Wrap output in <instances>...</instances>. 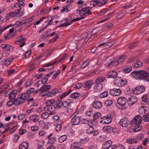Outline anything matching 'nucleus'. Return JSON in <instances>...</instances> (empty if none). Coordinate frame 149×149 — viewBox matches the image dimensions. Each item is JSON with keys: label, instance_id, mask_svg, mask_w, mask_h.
<instances>
[{"label": "nucleus", "instance_id": "obj_1", "mask_svg": "<svg viewBox=\"0 0 149 149\" xmlns=\"http://www.w3.org/2000/svg\"><path fill=\"white\" fill-rule=\"evenodd\" d=\"M142 121V118L140 116L138 115L134 117L133 123L135 126L134 128L135 132H139L142 129V126L140 125Z\"/></svg>", "mask_w": 149, "mask_h": 149}, {"label": "nucleus", "instance_id": "obj_2", "mask_svg": "<svg viewBox=\"0 0 149 149\" xmlns=\"http://www.w3.org/2000/svg\"><path fill=\"white\" fill-rule=\"evenodd\" d=\"M55 103L54 100H51L46 102V106L45 107L44 110L46 111H50V114H53L52 112L55 111L56 109L55 106L54 105Z\"/></svg>", "mask_w": 149, "mask_h": 149}, {"label": "nucleus", "instance_id": "obj_3", "mask_svg": "<svg viewBox=\"0 0 149 149\" xmlns=\"http://www.w3.org/2000/svg\"><path fill=\"white\" fill-rule=\"evenodd\" d=\"M128 102L127 98L124 97H120L118 100V104L121 105L120 109L122 110H125L127 109V106L126 104Z\"/></svg>", "mask_w": 149, "mask_h": 149}, {"label": "nucleus", "instance_id": "obj_4", "mask_svg": "<svg viewBox=\"0 0 149 149\" xmlns=\"http://www.w3.org/2000/svg\"><path fill=\"white\" fill-rule=\"evenodd\" d=\"M77 113L75 112L74 114L71 116L72 118V123L75 125H78L80 122L81 117L77 114Z\"/></svg>", "mask_w": 149, "mask_h": 149}, {"label": "nucleus", "instance_id": "obj_5", "mask_svg": "<svg viewBox=\"0 0 149 149\" xmlns=\"http://www.w3.org/2000/svg\"><path fill=\"white\" fill-rule=\"evenodd\" d=\"M140 72L139 79L149 81V73L143 70Z\"/></svg>", "mask_w": 149, "mask_h": 149}, {"label": "nucleus", "instance_id": "obj_6", "mask_svg": "<svg viewBox=\"0 0 149 149\" xmlns=\"http://www.w3.org/2000/svg\"><path fill=\"white\" fill-rule=\"evenodd\" d=\"M129 62L130 63L132 62H135V63L133 65V67L135 68L141 67L143 65V63L141 62L140 61L137 57H135L132 59H130Z\"/></svg>", "mask_w": 149, "mask_h": 149}, {"label": "nucleus", "instance_id": "obj_7", "mask_svg": "<svg viewBox=\"0 0 149 149\" xmlns=\"http://www.w3.org/2000/svg\"><path fill=\"white\" fill-rule=\"evenodd\" d=\"M26 39L24 37H23L22 36H20L19 37L17 38V41L15 43L17 45H19L22 44L19 46L20 47H22L25 44V41Z\"/></svg>", "mask_w": 149, "mask_h": 149}, {"label": "nucleus", "instance_id": "obj_8", "mask_svg": "<svg viewBox=\"0 0 149 149\" xmlns=\"http://www.w3.org/2000/svg\"><path fill=\"white\" fill-rule=\"evenodd\" d=\"M88 128L86 129V133L88 134H92L93 136H96L98 134V132L97 130L94 131V128L92 127H86Z\"/></svg>", "mask_w": 149, "mask_h": 149}, {"label": "nucleus", "instance_id": "obj_9", "mask_svg": "<svg viewBox=\"0 0 149 149\" xmlns=\"http://www.w3.org/2000/svg\"><path fill=\"white\" fill-rule=\"evenodd\" d=\"M121 93V91L119 88H113L111 90L109 91L110 94L113 96L119 95Z\"/></svg>", "mask_w": 149, "mask_h": 149}, {"label": "nucleus", "instance_id": "obj_10", "mask_svg": "<svg viewBox=\"0 0 149 149\" xmlns=\"http://www.w3.org/2000/svg\"><path fill=\"white\" fill-rule=\"evenodd\" d=\"M138 99L135 96H131L128 99V104L130 106H131L136 103Z\"/></svg>", "mask_w": 149, "mask_h": 149}, {"label": "nucleus", "instance_id": "obj_11", "mask_svg": "<svg viewBox=\"0 0 149 149\" xmlns=\"http://www.w3.org/2000/svg\"><path fill=\"white\" fill-rule=\"evenodd\" d=\"M94 86V91L95 93H97L100 92L102 89L103 85L102 84L95 83Z\"/></svg>", "mask_w": 149, "mask_h": 149}, {"label": "nucleus", "instance_id": "obj_12", "mask_svg": "<svg viewBox=\"0 0 149 149\" xmlns=\"http://www.w3.org/2000/svg\"><path fill=\"white\" fill-rule=\"evenodd\" d=\"M4 51H10L13 50L14 47L8 44H3L1 46Z\"/></svg>", "mask_w": 149, "mask_h": 149}, {"label": "nucleus", "instance_id": "obj_13", "mask_svg": "<svg viewBox=\"0 0 149 149\" xmlns=\"http://www.w3.org/2000/svg\"><path fill=\"white\" fill-rule=\"evenodd\" d=\"M103 120L100 121V122L102 123H104L107 124L110 123L112 120V118L110 116H104L103 117Z\"/></svg>", "mask_w": 149, "mask_h": 149}, {"label": "nucleus", "instance_id": "obj_14", "mask_svg": "<svg viewBox=\"0 0 149 149\" xmlns=\"http://www.w3.org/2000/svg\"><path fill=\"white\" fill-rule=\"evenodd\" d=\"M25 99L22 96H20L17 98L15 100L14 104L15 105H18L20 104H22L24 101Z\"/></svg>", "mask_w": 149, "mask_h": 149}, {"label": "nucleus", "instance_id": "obj_15", "mask_svg": "<svg viewBox=\"0 0 149 149\" xmlns=\"http://www.w3.org/2000/svg\"><path fill=\"white\" fill-rule=\"evenodd\" d=\"M93 81L91 80L86 81H85L83 85V87H84L87 90H89L91 87Z\"/></svg>", "mask_w": 149, "mask_h": 149}, {"label": "nucleus", "instance_id": "obj_16", "mask_svg": "<svg viewBox=\"0 0 149 149\" xmlns=\"http://www.w3.org/2000/svg\"><path fill=\"white\" fill-rule=\"evenodd\" d=\"M86 9V8H81V10H80L79 14L81 16H86L88 15H90L92 14L91 11L86 12L85 10Z\"/></svg>", "mask_w": 149, "mask_h": 149}, {"label": "nucleus", "instance_id": "obj_17", "mask_svg": "<svg viewBox=\"0 0 149 149\" xmlns=\"http://www.w3.org/2000/svg\"><path fill=\"white\" fill-rule=\"evenodd\" d=\"M129 122L127 121V119L123 118L120 120L119 124L120 125L124 127H126L128 125V122Z\"/></svg>", "mask_w": 149, "mask_h": 149}, {"label": "nucleus", "instance_id": "obj_18", "mask_svg": "<svg viewBox=\"0 0 149 149\" xmlns=\"http://www.w3.org/2000/svg\"><path fill=\"white\" fill-rule=\"evenodd\" d=\"M93 107L96 109H100L102 107V104L100 101H95L93 103Z\"/></svg>", "mask_w": 149, "mask_h": 149}, {"label": "nucleus", "instance_id": "obj_19", "mask_svg": "<svg viewBox=\"0 0 149 149\" xmlns=\"http://www.w3.org/2000/svg\"><path fill=\"white\" fill-rule=\"evenodd\" d=\"M149 108L146 106H143L139 109V112L141 113H146L148 112Z\"/></svg>", "mask_w": 149, "mask_h": 149}, {"label": "nucleus", "instance_id": "obj_20", "mask_svg": "<svg viewBox=\"0 0 149 149\" xmlns=\"http://www.w3.org/2000/svg\"><path fill=\"white\" fill-rule=\"evenodd\" d=\"M112 142L111 140H109L106 141L103 143L102 145V148L104 149H106L108 147L112 145Z\"/></svg>", "mask_w": 149, "mask_h": 149}, {"label": "nucleus", "instance_id": "obj_21", "mask_svg": "<svg viewBox=\"0 0 149 149\" xmlns=\"http://www.w3.org/2000/svg\"><path fill=\"white\" fill-rule=\"evenodd\" d=\"M140 70L134 71L131 73L132 76L136 79H139V78Z\"/></svg>", "mask_w": 149, "mask_h": 149}, {"label": "nucleus", "instance_id": "obj_22", "mask_svg": "<svg viewBox=\"0 0 149 149\" xmlns=\"http://www.w3.org/2000/svg\"><path fill=\"white\" fill-rule=\"evenodd\" d=\"M58 92V90L56 89H54L50 92L47 93V95L48 97H52L55 95Z\"/></svg>", "mask_w": 149, "mask_h": 149}, {"label": "nucleus", "instance_id": "obj_23", "mask_svg": "<svg viewBox=\"0 0 149 149\" xmlns=\"http://www.w3.org/2000/svg\"><path fill=\"white\" fill-rule=\"evenodd\" d=\"M108 75L110 78H116L118 74L117 72L115 70H112L109 72L108 74Z\"/></svg>", "mask_w": 149, "mask_h": 149}, {"label": "nucleus", "instance_id": "obj_24", "mask_svg": "<svg viewBox=\"0 0 149 149\" xmlns=\"http://www.w3.org/2000/svg\"><path fill=\"white\" fill-rule=\"evenodd\" d=\"M13 60V59H11L10 58L4 59L1 61L2 64L6 65H8L10 64Z\"/></svg>", "mask_w": 149, "mask_h": 149}, {"label": "nucleus", "instance_id": "obj_25", "mask_svg": "<svg viewBox=\"0 0 149 149\" xmlns=\"http://www.w3.org/2000/svg\"><path fill=\"white\" fill-rule=\"evenodd\" d=\"M29 144L26 142H22L19 146V149H28Z\"/></svg>", "mask_w": 149, "mask_h": 149}, {"label": "nucleus", "instance_id": "obj_26", "mask_svg": "<svg viewBox=\"0 0 149 149\" xmlns=\"http://www.w3.org/2000/svg\"><path fill=\"white\" fill-rule=\"evenodd\" d=\"M115 129L110 126H105L104 127L103 129V130L104 132H110L112 130V132H114V130Z\"/></svg>", "mask_w": 149, "mask_h": 149}, {"label": "nucleus", "instance_id": "obj_27", "mask_svg": "<svg viewBox=\"0 0 149 149\" xmlns=\"http://www.w3.org/2000/svg\"><path fill=\"white\" fill-rule=\"evenodd\" d=\"M53 134L51 133L48 136L49 139V141L51 144L54 143L56 141V138L54 136H52Z\"/></svg>", "mask_w": 149, "mask_h": 149}, {"label": "nucleus", "instance_id": "obj_28", "mask_svg": "<svg viewBox=\"0 0 149 149\" xmlns=\"http://www.w3.org/2000/svg\"><path fill=\"white\" fill-rule=\"evenodd\" d=\"M55 105L56 108L60 109L62 107V100H58L54 104Z\"/></svg>", "mask_w": 149, "mask_h": 149}, {"label": "nucleus", "instance_id": "obj_29", "mask_svg": "<svg viewBox=\"0 0 149 149\" xmlns=\"http://www.w3.org/2000/svg\"><path fill=\"white\" fill-rule=\"evenodd\" d=\"M51 88V86L50 85H44L41 87L39 89V91L46 92L50 89Z\"/></svg>", "mask_w": 149, "mask_h": 149}, {"label": "nucleus", "instance_id": "obj_30", "mask_svg": "<svg viewBox=\"0 0 149 149\" xmlns=\"http://www.w3.org/2000/svg\"><path fill=\"white\" fill-rule=\"evenodd\" d=\"M105 77L103 76L98 77L95 79V83L101 84L105 81Z\"/></svg>", "mask_w": 149, "mask_h": 149}, {"label": "nucleus", "instance_id": "obj_31", "mask_svg": "<svg viewBox=\"0 0 149 149\" xmlns=\"http://www.w3.org/2000/svg\"><path fill=\"white\" fill-rule=\"evenodd\" d=\"M126 58L125 55H122L120 56L119 58L115 63V65H118V64L120 63Z\"/></svg>", "mask_w": 149, "mask_h": 149}, {"label": "nucleus", "instance_id": "obj_32", "mask_svg": "<svg viewBox=\"0 0 149 149\" xmlns=\"http://www.w3.org/2000/svg\"><path fill=\"white\" fill-rule=\"evenodd\" d=\"M21 10L20 8H19L17 10H16L14 12H10L9 15H10V17H13L15 16Z\"/></svg>", "mask_w": 149, "mask_h": 149}, {"label": "nucleus", "instance_id": "obj_33", "mask_svg": "<svg viewBox=\"0 0 149 149\" xmlns=\"http://www.w3.org/2000/svg\"><path fill=\"white\" fill-rule=\"evenodd\" d=\"M135 89L138 91L139 93H142L145 90V88L144 86H138L135 88Z\"/></svg>", "mask_w": 149, "mask_h": 149}, {"label": "nucleus", "instance_id": "obj_34", "mask_svg": "<svg viewBox=\"0 0 149 149\" xmlns=\"http://www.w3.org/2000/svg\"><path fill=\"white\" fill-rule=\"evenodd\" d=\"M132 70L131 66L126 65L123 68V70L125 73H127L130 72Z\"/></svg>", "mask_w": 149, "mask_h": 149}, {"label": "nucleus", "instance_id": "obj_35", "mask_svg": "<svg viewBox=\"0 0 149 149\" xmlns=\"http://www.w3.org/2000/svg\"><path fill=\"white\" fill-rule=\"evenodd\" d=\"M80 145L81 143H74L71 145L70 148L72 149H77L80 146Z\"/></svg>", "mask_w": 149, "mask_h": 149}, {"label": "nucleus", "instance_id": "obj_36", "mask_svg": "<svg viewBox=\"0 0 149 149\" xmlns=\"http://www.w3.org/2000/svg\"><path fill=\"white\" fill-rule=\"evenodd\" d=\"M21 96H22L25 99H28L31 97V95H30L28 93H22L20 94Z\"/></svg>", "mask_w": 149, "mask_h": 149}, {"label": "nucleus", "instance_id": "obj_37", "mask_svg": "<svg viewBox=\"0 0 149 149\" xmlns=\"http://www.w3.org/2000/svg\"><path fill=\"white\" fill-rule=\"evenodd\" d=\"M142 104H144L147 102L148 100V96L147 95H144L142 97Z\"/></svg>", "mask_w": 149, "mask_h": 149}, {"label": "nucleus", "instance_id": "obj_38", "mask_svg": "<svg viewBox=\"0 0 149 149\" xmlns=\"http://www.w3.org/2000/svg\"><path fill=\"white\" fill-rule=\"evenodd\" d=\"M72 90L71 89L69 90L66 92H65L63 93L60 96V98L61 100H62L64 97H65L66 95H68L71 92Z\"/></svg>", "mask_w": 149, "mask_h": 149}, {"label": "nucleus", "instance_id": "obj_39", "mask_svg": "<svg viewBox=\"0 0 149 149\" xmlns=\"http://www.w3.org/2000/svg\"><path fill=\"white\" fill-rule=\"evenodd\" d=\"M128 142L129 143L134 144L136 143L138 140L136 138L130 139L127 140Z\"/></svg>", "mask_w": 149, "mask_h": 149}, {"label": "nucleus", "instance_id": "obj_40", "mask_svg": "<svg viewBox=\"0 0 149 149\" xmlns=\"http://www.w3.org/2000/svg\"><path fill=\"white\" fill-rule=\"evenodd\" d=\"M67 138V136L65 135L60 136L58 139V141L60 143H62L65 141Z\"/></svg>", "mask_w": 149, "mask_h": 149}, {"label": "nucleus", "instance_id": "obj_41", "mask_svg": "<svg viewBox=\"0 0 149 149\" xmlns=\"http://www.w3.org/2000/svg\"><path fill=\"white\" fill-rule=\"evenodd\" d=\"M26 92L29 93L30 95L33 93L35 94L37 93V90L35 91V89L33 88H31L28 90Z\"/></svg>", "mask_w": 149, "mask_h": 149}, {"label": "nucleus", "instance_id": "obj_42", "mask_svg": "<svg viewBox=\"0 0 149 149\" xmlns=\"http://www.w3.org/2000/svg\"><path fill=\"white\" fill-rule=\"evenodd\" d=\"M80 122L81 124H86V127H88V126H89V121L88 120L84 119H82L81 118Z\"/></svg>", "mask_w": 149, "mask_h": 149}, {"label": "nucleus", "instance_id": "obj_43", "mask_svg": "<svg viewBox=\"0 0 149 149\" xmlns=\"http://www.w3.org/2000/svg\"><path fill=\"white\" fill-rule=\"evenodd\" d=\"M37 117V115H34L31 116L29 118L30 120H32L34 122H36L37 120L36 119Z\"/></svg>", "mask_w": 149, "mask_h": 149}, {"label": "nucleus", "instance_id": "obj_44", "mask_svg": "<svg viewBox=\"0 0 149 149\" xmlns=\"http://www.w3.org/2000/svg\"><path fill=\"white\" fill-rule=\"evenodd\" d=\"M50 114L48 112H45L41 115L42 117L43 118H47L49 116Z\"/></svg>", "mask_w": 149, "mask_h": 149}, {"label": "nucleus", "instance_id": "obj_45", "mask_svg": "<svg viewBox=\"0 0 149 149\" xmlns=\"http://www.w3.org/2000/svg\"><path fill=\"white\" fill-rule=\"evenodd\" d=\"M80 94L78 92L74 93L70 95V97L72 98H75L79 97Z\"/></svg>", "mask_w": 149, "mask_h": 149}, {"label": "nucleus", "instance_id": "obj_46", "mask_svg": "<svg viewBox=\"0 0 149 149\" xmlns=\"http://www.w3.org/2000/svg\"><path fill=\"white\" fill-rule=\"evenodd\" d=\"M90 61L88 60L83 62L82 64L81 65V68H85L89 64Z\"/></svg>", "mask_w": 149, "mask_h": 149}, {"label": "nucleus", "instance_id": "obj_47", "mask_svg": "<svg viewBox=\"0 0 149 149\" xmlns=\"http://www.w3.org/2000/svg\"><path fill=\"white\" fill-rule=\"evenodd\" d=\"M138 45V42H136L130 44L128 46L129 48L132 49L134 48L135 47H136Z\"/></svg>", "mask_w": 149, "mask_h": 149}, {"label": "nucleus", "instance_id": "obj_48", "mask_svg": "<svg viewBox=\"0 0 149 149\" xmlns=\"http://www.w3.org/2000/svg\"><path fill=\"white\" fill-rule=\"evenodd\" d=\"M143 119L145 122L149 121V114H145L143 116Z\"/></svg>", "mask_w": 149, "mask_h": 149}, {"label": "nucleus", "instance_id": "obj_49", "mask_svg": "<svg viewBox=\"0 0 149 149\" xmlns=\"http://www.w3.org/2000/svg\"><path fill=\"white\" fill-rule=\"evenodd\" d=\"M112 104V101L111 100H106L104 104L105 105L107 106H110Z\"/></svg>", "mask_w": 149, "mask_h": 149}, {"label": "nucleus", "instance_id": "obj_50", "mask_svg": "<svg viewBox=\"0 0 149 149\" xmlns=\"http://www.w3.org/2000/svg\"><path fill=\"white\" fill-rule=\"evenodd\" d=\"M70 102V101L68 102V101H66L62 102V107L65 108L69 106Z\"/></svg>", "mask_w": 149, "mask_h": 149}, {"label": "nucleus", "instance_id": "obj_51", "mask_svg": "<svg viewBox=\"0 0 149 149\" xmlns=\"http://www.w3.org/2000/svg\"><path fill=\"white\" fill-rule=\"evenodd\" d=\"M108 95V93L107 92L104 91L103 93H102L100 95V97L101 98H104L107 97Z\"/></svg>", "mask_w": 149, "mask_h": 149}, {"label": "nucleus", "instance_id": "obj_52", "mask_svg": "<svg viewBox=\"0 0 149 149\" xmlns=\"http://www.w3.org/2000/svg\"><path fill=\"white\" fill-rule=\"evenodd\" d=\"M119 83H120V85L122 86H125L126 83V81L125 79H120L119 80Z\"/></svg>", "mask_w": 149, "mask_h": 149}, {"label": "nucleus", "instance_id": "obj_53", "mask_svg": "<svg viewBox=\"0 0 149 149\" xmlns=\"http://www.w3.org/2000/svg\"><path fill=\"white\" fill-rule=\"evenodd\" d=\"M101 116V113L99 112L97 113L93 116L94 120H96L99 118Z\"/></svg>", "mask_w": 149, "mask_h": 149}, {"label": "nucleus", "instance_id": "obj_54", "mask_svg": "<svg viewBox=\"0 0 149 149\" xmlns=\"http://www.w3.org/2000/svg\"><path fill=\"white\" fill-rule=\"evenodd\" d=\"M84 18H85V17H77V18L73 19L70 22L71 23V24L72 23V22H74L77 21H79L80 20L83 19Z\"/></svg>", "mask_w": 149, "mask_h": 149}, {"label": "nucleus", "instance_id": "obj_55", "mask_svg": "<svg viewBox=\"0 0 149 149\" xmlns=\"http://www.w3.org/2000/svg\"><path fill=\"white\" fill-rule=\"evenodd\" d=\"M82 83H78L75 85L74 88L77 89H79L83 86Z\"/></svg>", "mask_w": 149, "mask_h": 149}, {"label": "nucleus", "instance_id": "obj_56", "mask_svg": "<svg viewBox=\"0 0 149 149\" xmlns=\"http://www.w3.org/2000/svg\"><path fill=\"white\" fill-rule=\"evenodd\" d=\"M42 80L41 81V82L43 84H46L48 80V78H47L45 76V75L44 76V77L42 78Z\"/></svg>", "mask_w": 149, "mask_h": 149}, {"label": "nucleus", "instance_id": "obj_57", "mask_svg": "<svg viewBox=\"0 0 149 149\" xmlns=\"http://www.w3.org/2000/svg\"><path fill=\"white\" fill-rule=\"evenodd\" d=\"M61 71L60 70H58L55 73L53 76L52 78L53 79H55L60 74Z\"/></svg>", "mask_w": 149, "mask_h": 149}, {"label": "nucleus", "instance_id": "obj_58", "mask_svg": "<svg viewBox=\"0 0 149 149\" xmlns=\"http://www.w3.org/2000/svg\"><path fill=\"white\" fill-rule=\"evenodd\" d=\"M97 124V123L95 122V120H94L92 121V122H91L90 123V122L89 121V125L88 127H93L95 126V125H96Z\"/></svg>", "mask_w": 149, "mask_h": 149}, {"label": "nucleus", "instance_id": "obj_59", "mask_svg": "<svg viewBox=\"0 0 149 149\" xmlns=\"http://www.w3.org/2000/svg\"><path fill=\"white\" fill-rule=\"evenodd\" d=\"M57 61L56 60L53 62H50L49 63H47L46 64L45 66L48 67L54 65L56 63Z\"/></svg>", "mask_w": 149, "mask_h": 149}, {"label": "nucleus", "instance_id": "obj_60", "mask_svg": "<svg viewBox=\"0 0 149 149\" xmlns=\"http://www.w3.org/2000/svg\"><path fill=\"white\" fill-rule=\"evenodd\" d=\"M58 38V36H56L55 37L52 38L51 39L49 40V43H51L53 42H54L56 41V40Z\"/></svg>", "mask_w": 149, "mask_h": 149}, {"label": "nucleus", "instance_id": "obj_61", "mask_svg": "<svg viewBox=\"0 0 149 149\" xmlns=\"http://www.w3.org/2000/svg\"><path fill=\"white\" fill-rule=\"evenodd\" d=\"M32 80L30 79L28 80L26 83H25V85L26 87L30 86L32 84Z\"/></svg>", "mask_w": 149, "mask_h": 149}, {"label": "nucleus", "instance_id": "obj_62", "mask_svg": "<svg viewBox=\"0 0 149 149\" xmlns=\"http://www.w3.org/2000/svg\"><path fill=\"white\" fill-rule=\"evenodd\" d=\"M50 32H51L50 30V29L48 30L46 32V36H45V35H42V38H45L47 37H48L49 35Z\"/></svg>", "mask_w": 149, "mask_h": 149}, {"label": "nucleus", "instance_id": "obj_63", "mask_svg": "<svg viewBox=\"0 0 149 149\" xmlns=\"http://www.w3.org/2000/svg\"><path fill=\"white\" fill-rule=\"evenodd\" d=\"M9 98L10 99V100H11L12 101L13 99H14L16 97V95H15V94H13L12 93H10L9 94Z\"/></svg>", "mask_w": 149, "mask_h": 149}, {"label": "nucleus", "instance_id": "obj_64", "mask_svg": "<svg viewBox=\"0 0 149 149\" xmlns=\"http://www.w3.org/2000/svg\"><path fill=\"white\" fill-rule=\"evenodd\" d=\"M25 114L19 115L17 116V118L19 120H21L25 118Z\"/></svg>", "mask_w": 149, "mask_h": 149}]
</instances>
